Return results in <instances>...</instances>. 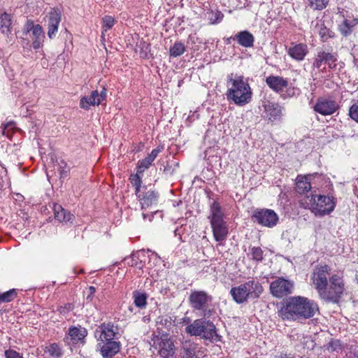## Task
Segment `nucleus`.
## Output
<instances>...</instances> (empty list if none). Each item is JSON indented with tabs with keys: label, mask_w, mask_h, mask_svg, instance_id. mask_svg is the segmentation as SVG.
<instances>
[{
	"label": "nucleus",
	"mask_w": 358,
	"mask_h": 358,
	"mask_svg": "<svg viewBox=\"0 0 358 358\" xmlns=\"http://www.w3.org/2000/svg\"><path fill=\"white\" fill-rule=\"evenodd\" d=\"M319 313L317 303L305 296H296L289 298L278 311L282 320H297L313 317Z\"/></svg>",
	"instance_id": "nucleus-1"
},
{
	"label": "nucleus",
	"mask_w": 358,
	"mask_h": 358,
	"mask_svg": "<svg viewBox=\"0 0 358 358\" xmlns=\"http://www.w3.org/2000/svg\"><path fill=\"white\" fill-rule=\"evenodd\" d=\"M227 101L238 106H244L252 101V90L248 78L243 76L231 73L226 79Z\"/></svg>",
	"instance_id": "nucleus-2"
},
{
	"label": "nucleus",
	"mask_w": 358,
	"mask_h": 358,
	"mask_svg": "<svg viewBox=\"0 0 358 358\" xmlns=\"http://www.w3.org/2000/svg\"><path fill=\"white\" fill-rule=\"evenodd\" d=\"M336 198L332 194H311L301 199V206L309 209L315 216L324 217L332 213L336 207Z\"/></svg>",
	"instance_id": "nucleus-3"
},
{
	"label": "nucleus",
	"mask_w": 358,
	"mask_h": 358,
	"mask_svg": "<svg viewBox=\"0 0 358 358\" xmlns=\"http://www.w3.org/2000/svg\"><path fill=\"white\" fill-rule=\"evenodd\" d=\"M264 289L258 280H250L230 290V294L235 302L238 304L243 303L250 299H258Z\"/></svg>",
	"instance_id": "nucleus-4"
},
{
	"label": "nucleus",
	"mask_w": 358,
	"mask_h": 358,
	"mask_svg": "<svg viewBox=\"0 0 358 358\" xmlns=\"http://www.w3.org/2000/svg\"><path fill=\"white\" fill-rule=\"evenodd\" d=\"M208 219L215 240L222 243L224 241L229 234L227 222L224 220V213L219 203L213 201L210 205Z\"/></svg>",
	"instance_id": "nucleus-5"
},
{
	"label": "nucleus",
	"mask_w": 358,
	"mask_h": 358,
	"mask_svg": "<svg viewBox=\"0 0 358 358\" xmlns=\"http://www.w3.org/2000/svg\"><path fill=\"white\" fill-rule=\"evenodd\" d=\"M186 331L192 336H201L211 342H218L221 340L214 324L203 319L195 320L186 327Z\"/></svg>",
	"instance_id": "nucleus-6"
},
{
	"label": "nucleus",
	"mask_w": 358,
	"mask_h": 358,
	"mask_svg": "<svg viewBox=\"0 0 358 358\" xmlns=\"http://www.w3.org/2000/svg\"><path fill=\"white\" fill-rule=\"evenodd\" d=\"M345 289L343 275L336 273L330 276L327 285L320 292V297L327 302L338 303Z\"/></svg>",
	"instance_id": "nucleus-7"
},
{
	"label": "nucleus",
	"mask_w": 358,
	"mask_h": 358,
	"mask_svg": "<svg viewBox=\"0 0 358 358\" xmlns=\"http://www.w3.org/2000/svg\"><path fill=\"white\" fill-rule=\"evenodd\" d=\"M191 307L195 310H201L204 317H209L212 310L209 304L212 302V296L204 291H193L189 296Z\"/></svg>",
	"instance_id": "nucleus-8"
},
{
	"label": "nucleus",
	"mask_w": 358,
	"mask_h": 358,
	"mask_svg": "<svg viewBox=\"0 0 358 358\" xmlns=\"http://www.w3.org/2000/svg\"><path fill=\"white\" fill-rule=\"evenodd\" d=\"M294 289V282L285 278H278L270 284L271 294L278 299L291 294Z\"/></svg>",
	"instance_id": "nucleus-9"
},
{
	"label": "nucleus",
	"mask_w": 358,
	"mask_h": 358,
	"mask_svg": "<svg viewBox=\"0 0 358 358\" xmlns=\"http://www.w3.org/2000/svg\"><path fill=\"white\" fill-rule=\"evenodd\" d=\"M253 218L258 224L269 228L275 227L279 220L278 215L274 210L267 208L255 210Z\"/></svg>",
	"instance_id": "nucleus-10"
},
{
	"label": "nucleus",
	"mask_w": 358,
	"mask_h": 358,
	"mask_svg": "<svg viewBox=\"0 0 358 358\" xmlns=\"http://www.w3.org/2000/svg\"><path fill=\"white\" fill-rule=\"evenodd\" d=\"M330 268L327 265L317 266L314 269L311 280L313 286L317 289L318 294L327 285Z\"/></svg>",
	"instance_id": "nucleus-11"
},
{
	"label": "nucleus",
	"mask_w": 358,
	"mask_h": 358,
	"mask_svg": "<svg viewBox=\"0 0 358 358\" xmlns=\"http://www.w3.org/2000/svg\"><path fill=\"white\" fill-rule=\"evenodd\" d=\"M107 90L103 87L99 92L98 90H93L90 95L84 96L80 99V107L84 110H89L91 106H99L106 99Z\"/></svg>",
	"instance_id": "nucleus-12"
},
{
	"label": "nucleus",
	"mask_w": 358,
	"mask_h": 358,
	"mask_svg": "<svg viewBox=\"0 0 358 358\" xmlns=\"http://www.w3.org/2000/svg\"><path fill=\"white\" fill-rule=\"evenodd\" d=\"M264 117L271 122L279 120L282 115V108L278 103L269 100L262 101Z\"/></svg>",
	"instance_id": "nucleus-13"
},
{
	"label": "nucleus",
	"mask_w": 358,
	"mask_h": 358,
	"mask_svg": "<svg viewBox=\"0 0 358 358\" xmlns=\"http://www.w3.org/2000/svg\"><path fill=\"white\" fill-rule=\"evenodd\" d=\"M338 108V106L334 100L324 98L318 99L314 106L315 111L322 115H332Z\"/></svg>",
	"instance_id": "nucleus-14"
},
{
	"label": "nucleus",
	"mask_w": 358,
	"mask_h": 358,
	"mask_svg": "<svg viewBox=\"0 0 358 358\" xmlns=\"http://www.w3.org/2000/svg\"><path fill=\"white\" fill-rule=\"evenodd\" d=\"M338 56L335 53L324 51L318 52L313 62L314 67L320 69L322 64H327L329 69H334L336 66Z\"/></svg>",
	"instance_id": "nucleus-15"
},
{
	"label": "nucleus",
	"mask_w": 358,
	"mask_h": 358,
	"mask_svg": "<svg viewBox=\"0 0 358 358\" xmlns=\"http://www.w3.org/2000/svg\"><path fill=\"white\" fill-rule=\"evenodd\" d=\"M87 334V330L81 327H73L69 328L67 334L64 338V341L69 345L83 343Z\"/></svg>",
	"instance_id": "nucleus-16"
},
{
	"label": "nucleus",
	"mask_w": 358,
	"mask_h": 358,
	"mask_svg": "<svg viewBox=\"0 0 358 358\" xmlns=\"http://www.w3.org/2000/svg\"><path fill=\"white\" fill-rule=\"evenodd\" d=\"M308 53V48L305 43H292L287 48V54L293 59L301 62Z\"/></svg>",
	"instance_id": "nucleus-17"
},
{
	"label": "nucleus",
	"mask_w": 358,
	"mask_h": 358,
	"mask_svg": "<svg viewBox=\"0 0 358 358\" xmlns=\"http://www.w3.org/2000/svg\"><path fill=\"white\" fill-rule=\"evenodd\" d=\"M101 335L100 340L103 342L115 341L117 338L118 328L111 322L103 323L100 327Z\"/></svg>",
	"instance_id": "nucleus-18"
},
{
	"label": "nucleus",
	"mask_w": 358,
	"mask_h": 358,
	"mask_svg": "<svg viewBox=\"0 0 358 358\" xmlns=\"http://www.w3.org/2000/svg\"><path fill=\"white\" fill-rule=\"evenodd\" d=\"M147 255L144 250H139L131 254L130 257L124 259V264L138 269H142L145 266Z\"/></svg>",
	"instance_id": "nucleus-19"
},
{
	"label": "nucleus",
	"mask_w": 358,
	"mask_h": 358,
	"mask_svg": "<svg viewBox=\"0 0 358 358\" xmlns=\"http://www.w3.org/2000/svg\"><path fill=\"white\" fill-rule=\"evenodd\" d=\"M267 85L277 93L281 94L288 86V80L278 76H270L266 78Z\"/></svg>",
	"instance_id": "nucleus-20"
},
{
	"label": "nucleus",
	"mask_w": 358,
	"mask_h": 358,
	"mask_svg": "<svg viewBox=\"0 0 358 358\" xmlns=\"http://www.w3.org/2000/svg\"><path fill=\"white\" fill-rule=\"evenodd\" d=\"M159 354L163 358H169L175 353V346L171 338H161L158 343Z\"/></svg>",
	"instance_id": "nucleus-21"
},
{
	"label": "nucleus",
	"mask_w": 358,
	"mask_h": 358,
	"mask_svg": "<svg viewBox=\"0 0 358 358\" xmlns=\"http://www.w3.org/2000/svg\"><path fill=\"white\" fill-rule=\"evenodd\" d=\"M233 39L236 40L241 46L246 48H252L254 45L255 37L246 30L238 32Z\"/></svg>",
	"instance_id": "nucleus-22"
},
{
	"label": "nucleus",
	"mask_w": 358,
	"mask_h": 358,
	"mask_svg": "<svg viewBox=\"0 0 358 358\" xmlns=\"http://www.w3.org/2000/svg\"><path fill=\"white\" fill-rule=\"evenodd\" d=\"M198 345L189 341L182 343L180 350V357L181 358H198L196 355Z\"/></svg>",
	"instance_id": "nucleus-23"
},
{
	"label": "nucleus",
	"mask_w": 358,
	"mask_h": 358,
	"mask_svg": "<svg viewBox=\"0 0 358 358\" xmlns=\"http://www.w3.org/2000/svg\"><path fill=\"white\" fill-rule=\"evenodd\" d=\"M30 37L32 39V47L35 50H38L43 46L45 38L43 27L40 24H36V29L31 33Z\"/></svg>",
	"instance_id": "nucleus-24"
},
{
	"label": "nucleus",
	"mask_w": 358,
	"mask_h": 358,
	"mask_svg": "<svg viewBox=\"0 0 358 358\" xmlns=\"http://www.w3.org/2000/svg\"><path fill=\"white\" fill-rule=\"evenodd\" d=\"M120 350V343L115 341H105L101 347V353L105 358H110Z\"/></svg>",
	"instance_id": "nucleus-25"
},
{
	"label": "nucleus",
	"mask_w": 358,
	"mask_h": 358,
	"mask_svg": "<svg viewBox=\"0 0 358 358\" xmlns=\"http://www.w3.org/2000/svg\"><path fill=\"white\" fill-rule=\"evenodd\" d=\"M55 218L60 222H71L73 215L70 212L66 210L59 204H54L53 206Z\"/></svg>",
	"instance_id": "nucleus-26"
},
{
	"label": "nucleus",
	"mask_w": 358,
	"mask_h": 358,
	"mask_svg": "<svg viewBox=\"0 0 358 358\" xmlns=\"http://www.w3.org/2000/svg\"><path fill=\"white\" fill-rule=\"evenodd\" d=\"M176 322V317L174 316L164 315L159 316L156 320V324L157 329H166L169 331Z\"/></svg>",
	"instance_id": "nucleus-27"
},
{
	"label": "nucleus",
	"mask_w": 358,
	"mask_h": 358,
	"mask_svg": "<svg viewBox=\"0 0 358 358\" xmlns=\"http://www.w3.org/2000/svg\"><path fill=\"white\" fill-rule=\"evenodd\" d=\"M138 197L141 205V208L145 209L156 201L157 195L154 191H148L144 194H139Z\"/></svg>",
	"instance_id": "nucleus-28"
},
{
	"label": "nucleus",
	"mask_w": 358,
	"mask_h": 358,
	"mask_svg": "<svg viewBox=\"0 0 358 358\" xmlns=\"http://www.w3.org/2000/svg\"><path fill=\"white\" fill-rule=\"evenodd\" d=\"M296 189L298 193L303 194L311 189V184L308 177L299 176L296 179Z\"/></svg>",
	"instance_id": "nucleus-29"
},
{
	"label": "nucleus",
	"mask_w": 358,
	"mask_h": 358,
	"mask_svg": "<svg viewBox=\"0 0 358 358\" xmlns=\"http://www.w3.org/2000/svg\"><path fill=\"white\" fill-rule=\"evenodd\" d=\"M358 24V19H345L343 22L339 26V30L341 34L347 36L352 31V28Z\"/></svg>",
	"instance_id": "nucleus-30"
},
{
	"label": "nucleus",
	"mask_w": 358,
	"mask_h": 358,
	"mask_svg": "<svg viewBox=\"0 0 358 358\" xmlns=\"http://www.w3.org/2000/svg\"><path fill=\"white\" fill-rule=\"evenodd\" d=\"M12 24L11 16L4 13L0 15V29L2 34L8 35L10 33Z\"/></svg>",
	"instance_id": "nucleus-31"
},
{
	"label": "nucleus",
	"mask_w": 358,
	"mask_h": 358,
	"mask_svg": "<svg viewBox=\"0 0 358 358\" xmlns=\"http://www.w3.org/2000/svg\"><path fill=\"white\" fill-rule=\"evenodd\" d=\"M316 27L317 28V32L323 42L327 41L329 38L334 36V33L329 29L326 27L324 22L319 21L317 22Z\"/></svg>",
	"instance_id": "nucleus-32"
},
{
	"label": "nucleus",
	"mask_w": 358,
	"mask_h": 358,
	"mask_svg": "<svg viewBox=\"0 0 358 358\" xmlns=\"http://www.w3.org/2000/svg\"><path fill=\"white\" fill-rule=\"evenodd\" d=\"M186 47L182 42L177 41L171 46L169 49V55L171 57H178L184 54Z\"/></svg>",
	"instance_id": "nucleus-33"
},
{
	"label": "nucleus",
	"mask_w": 358,
	"mask_h": 358,
	"mask_svg": "<svg viewBox=\"0 0 358 358\" xmlns=\"http://www.w3.org/2000/svg\"><path fill=\"white\" fill-rule=\"evenodd\" d=\"M206 17L210 24H215L220 23L224 17V15L219 10H208L205 14Z\"/></svg>",
	"instance_id": "nucleus-34"
},
{
	"label": "nucleus",
	"mask_w": 358,
	"mask_h": 358,
	"mask_svg": "<svg viewBox=\"0 0 358 358\" xmlns=\"http://www.w3.org/2000/svg\"><path fill=\"white\" fill-rule=\"evenodd\" d=\"M48 26L59 25L61 22V13L58 9H52L47 15Z\"/></svg>",
	"instance_id": "nucleus-35"
},
{
	"label": "nucleus",
	"mask_w": 358,
	"mask_h": 358,
	"mask_svg": "<svg viewBox=\"0 0 358 358\" xmlns=\"http://www.w3.org/2000/svg\"><path fill=\"white\" fill-rule=\"evenodd\" d=\"M300 92L299 88L288 85L283 92L280 94V96L282 99L292 98L298 96Z\"/></svg>",
	"instance_id": "nucleus-36"
},
{
	"label": "nucleus",
	"mask_w": 358,
	"mask_h": 358,
	"mask_svg": "<svg viewBox=\"0 0 358 358\" xmlns=\"http://www.w3.org/2000/svg\"><path fill=\"white\" fill-rule=\"evenodd\" d=\"M134 304L136 306L143 308L147 304V295L144 293L135 292L134 293Z\"/></svg>",
	"instance_id": "nucleus-37"
},
{
	"label": "nucleus",
	"mask_w": 358,
	"mask_h": 358,
	"mask_svg": "<svg viewBox=\"0 0 358 358\" xmlns=\"http://www.w3.org/2000/svg\"><path fill=\"white\" fill-rule=\"evenodd\" d=\"M308 6L313 10H322L324 9L329 0H308Z\"/></svg>",
	"instance_id": "nucleus-38"
},
{
	"label": "nucleus",
	"mask_w": 358,
	"mask_h": 358,
	"mask_svg": "<svg viewBox=\"0 0 358 358\" xmlns=\"http://www.w3.org/2000/svg\"><path fill=\"white\" fill-rule=\"evenodd\" d=\"M102 35L110 29L115 24V19L110 15H106L102 18Z\"/></svg>",
	"instance_id": "nucleus-39"
},
{
	"label": "nucleus",
	"mask_w": 358,
	"mask_h": 358,
	"mask_svg": "<svg viewBox=\"0 0 358 358\" xmlns=\"http://www.w3.org/2000/svg\"><path fill=\"white\" fill-rule=\"evenodd\" d=\"M17 296V292L15 289H10L3 294H0L1 302L7 303L12 301Z\"/></svg>",
	"instance_id": "nucleus-40"
},
{
	"label": "nucleus",
	"mask_w": 358,
	"mask_h": 358,
	"mask_svg": "<svg viewBox=\"0 0 358 358\" xmlns=\"http://www.w3.org/2000/svg\"><path fill=\"white\" fill-rule=\"evenodd\" d=\"M142 173H137L135 175H132L130 177V181L133 187H135L136 194H138L140 192L141 185V174Z\"/></svg>",
	"instance_id": "nucleus-41"
},
{
	"label": "nucleus",
	"mask_w": 358,
	"mask_h": 358,
	"mask_svg": "<svg viewBox=\"0 0 358 358\" xmlns=\"http://www.w3.org/2000/svg\"><path fill=\"white\" fill-rule=\"evenodd\" d=\"M153 160L149 156L139 161L138 163V172L143 173L145 169L150 166Z\"/></svg>",
	"instance_id": "nucleus-42"
},
{
	"label": "nucleus",
	"mask_w": 358,
	"mask_h": 358,
	"mask_svg": "<svg viewBox=\"0 0 358 358\" xmlns=\"http://www.w3.org/2000/svg\"><path fill=\"white\" fill-rule=\"evenodd\" d=\"M250 255L252 259L260 262L263 259V251L259 247H253L250 249Z\"/></svg>",
	"instance_id": "nucleus-43"
},
{
	"label": "nucleus",
	"mask_w": 358,
	"mask_h": 358,
	"mask_svg": "<svg viewBox=\"0 0 358 358\" xmlns=\"http://www.w3.org/2000/svg\"><path fill=\"white\" fill-rule=\"evenodd\" d=\"M47 352L50 355L55 357H59L62 354L61 348L56 343H52V344H50L49 346H48Z\"/></svg>",
	"instance_id": "nucleus-44"
},
{
	"label": "nucleus",
	"mask_w": 358,
	"mask_h": 358,
	"mask_svg": "<svg viewBox=\"0 0 358 358\" xmlns=\"http://www.w3.org/2000/svg\"><path fill=\"white\" fill-rule=\"evenodd\" d=\"M350 117L356 122H358V100L354 102L349 109Z\"/></svg>",
	"instance_id": "nucleus-45"
},
{
	"label": "nucleus",
	"mask_w": 358,
	"mask_h": 358,
	"mask_svg": "<svg viewBox=\"0 0 358 358\" xmlns=\"http://www.w3.org/2000/svg\"><path fill=\"white\" fill-rule=\"evenodd\" d=\"M35 28L36 29V24H35L33 21L27 20L23 27V32L25 34L33 33V31L35 30Z\"/></svg>",
	"instance_id": "nucleus-46"
},
{
	"label": "nucleus",
	"mask_w": 358,
	"mask_h": 358,
	"mask_svg": "<svg viewBox=\"0 0 358 358\" xmlns=\"http://www.w3.org/2000/svg\"><path fill=\"white\" fill-rule=\"evenodd\" d=\"M59 175H60V178H65L68 176V174L69 173V169H66V164L62 161L59 164Z\"/></svg>",
	"instance_id": "nucleus-47"
},
{
	"label": "nucleus",
	"mask_w": 358,
	"mask_h": 358,
	"mask_svg": "<svg viewBox=\"0 0 358 358\" xmlns=\"http://www.w3.org/2000/svg\"><path fill=\"white\" fill-rule=\"evenodd\" d=\"M5 357L6 358H23L20 353L11 349L5 351Z\"/></svg>",
	"instance_id": "nucleus-48"
},
{
	"label": "nucleus",
	"mask_w": 358,
	"mask_h": 358,
	"mask_svg": "<svg viewBox=\"0 0 358 358\" xmlns=\"http://www.w3.org/2000/svg\"><path fill=\"white\" fill-rule=\"evenodd\" d=\"M329 350L331 351H336L338 350H341V354L343 353V350L341 348V344L339 341H334L329 343Z\"/></svg>",
	"instance_id": "nucleus-49"
},
{
	"label": "nucleus",
	"mask_w": 358,
	"mask_h": 358,
	"mask_svg": "<svg viewBox=\"0 0 358 358\" xmlns=\"http://www.w3.org/2000/svg\"><path fill=\"white\" fill-rule=\"evenodd\" d=\"M58 27L59 25L48 26V36L50 38H53L55 36L58 31Z\"/></svg>",
	"instance_id": "nucleus-50"
},
{
	"label": "nucleus",
	"mask_w": 358,
	"mask_h": 358,
	"mask_svg": "<svg viewBox=\"0 0 358 358\" xmlns=\"http://www.w3.org/2000/svg\"><path fill=\"white\" fill-rule=\"evenodd\" d=\"M348 358H358V346H355L351 348L349 355H347Z\"/></svg>",
	"instance_id": "nucleus-51"
},
{
	"label": "nucleus",
	"mask_w": 358,
	"mask_h": 358,
	"mask_svg": "<svg viewBox=\"0 0 358 358\" xmlns=\"http://www.w3.org/2000/svg\"><path fill=\"white\" fill-rule=\"evenodd\" d=\"M162 148L157 147L152 150L151 153L148 155L153 161L157 157L158 154L162 151Z\"/></svg>",
	"instance_id": "nucleus-52"
},
{
	"label": "nucleus",
	"mask_w": 358,
	"mask_h": 358,
	"mask_svg": "<svg viewBox=\"0 0 358 358\" xmlns=\"http://www.w3.org/2000/svg\"><path fill=\"white\" fill-rule=\"evenodd\" d=\"M89 290H90V294H94L96 289H95V287L91 286L89 287Z\"/></svg>",
	"instance_id": "nucleus-53"
},
{
	"label": "nucleus",
	"mask_w": 358,
	"mask_h": 358,
	"mask_svg": "<svg viewBox=\"0 0 358 358\" xmlns=\"http://www.w3.org/2000/svg\"><path fill=\"white\" fill-rule=\"evenodd\" d=\"M13 124L12 122L8 123L6 125H5L4 130L7 128H13Z\"/></svg>",
	"instance_id": "nucleus-54"
},
{
	"label": "nucleus",
	"mask_w": 358,
	"mask_h": 358,
	"mask_svg": "<svg viewBox=\"0 0 358 358\" xmlns=\"http://www.w3.org/2000/svg\"><path fill=\"white\" fill-rule=\"evenodd\" d=\"M182 323H185V322H189V319L187 318V317H183L182 319Z\"/></svg>",
	"instance_id": "nucleus-55"
},
{
	"label": "nucleus",
	"mask_w": 358,
	"mask_h": 358,
	"mask_svg": "<svg viewBox=\"0 0 358 358\" xmlns=\"http://www.w3.org/2000/svg\"><path fill=\"white\" fill-rule=\"evenodd\" d=\"M231 38H227V44H229V43H231Z\"/></svg>",
	"instance_id": "nucleus-56"
},
{
	"label": "nucleus",
	"mask_w": 358,
	"mask_h": 358,
	"mask_svg": "<svg viewBox=\"0 0 358 358\" xmlns=\"http://www.w3.org/2000/svg\"><path fill=\"white\" fill-rule=\"evenodd\" d=\"M143 219H144V220H145V219H146V217H147L146 214L143 213Z\"/></svg>",
	"instance_id": "nucleus-57"
},
{
	"label": "nucleus",
	"mask_w": 358,
	"mask_h": 358,
	"mask_svg": "<svg viewBox=\"0 0 358 358\" xmlns=\"http://www.w3.org/2000/svg\"><path fill=\"white\" fill-rule=\"evenodd\" d=\"M177 231H178V229H176L174 231L176 236L177 235Z\"/></svg>",
	"instance_id": "nucleus-58"
},
{
	"label": "nucleus",
	"mask_w": 358,
	"mask_h": 358,
	"mask_svg": "<svg viewBox=\"0 0 358 358\" xmlns=\"http://www.w3.org/2000/svg\"><path fill=\"white\" fill-rule=\"evenodd\" d=\"M60 313H64V310H62V308L60 309Z\"/></svg>",
	"instance_id": "nucleus-59"
},
{
	"label": "nucleus",
	"mask_w": 358,
	"mask_h": 358,
	"mask_svg": "<svg viewBox=\"0 0 358 358\" xmlns=\"http://www.w3.org/2000/svg\"><path fill=\"white\" fill-rule=\"evenodd\" d=\"M151 217H152V215L149 218V221H151Z\"/></svg>",
	"instance_id": "nucleus-60"
},
{
	"label": "nucleus",
	"mask_w": 358,
	"mask_h": 358,
	"mask_svg": "<svg viewBox=\"0 0 358 358\" xmlns=\"http://www.w3.org/2000/svg\"><path fill=\"white\" fill-rule=\"evenodd\" d=\"M357 69H358V65H357Z\"/></svg>",
	"instance_id": "nucleus-61"
}]
</instances>
